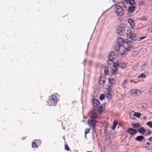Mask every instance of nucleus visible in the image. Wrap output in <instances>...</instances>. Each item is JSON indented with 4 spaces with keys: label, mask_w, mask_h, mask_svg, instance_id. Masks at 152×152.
I'll list each match as a JSON object with an SVG mask.
<instances>
[{
    "label": "nucleus",
    "mask_w": 152,
    "mask_h": 152,
    "mask_svg": "<svg viewBox=\"0 0 152 152\" xmlns=\"http://www.w3.org/2000/svg\"><path fill=\"white\" fill-rule=\"evenodd\" d=\"M128 22L132 28L133 29H134V27L135 26V23L134 20L132 18H129L128 19Z\"/></svg>",
    "instance_id": "nucleus-12"
},
{
    "label": "nucleus",
    "mask_w": 152,
    "mask_h": 152,
    "mask_svg": "<svg viewBox=\"0 0 152 152\" xmlns=\"http://www.w3.org/2000/svg\"><path fill=\"white\" fill-rule=\"evenodd\" d=\"M132 126L133 128L136 129H138L141 126L139 122H136L135 123H132Z\"/></svg>",
    "instance_id": "nucleus-16"
},
{
    "label": "nucleus",
    "mask_w": 152,
    "mask_h": 152,
    "mask_svg": "<svg viewBox=\"0 0 152 152\" xmlns=\"http://www.w3.org/2000/svg\"><path fill=\"white\" fill-rule=\"evenodd\" d=\"M114 63L115 64H118L119 66L120 63V62L118 61H117L116 62H115Z\"/></svg>",
    "instance_id": "nucleus-48"
},
{
    "label": "nucleus",
    "mask_w": 152,
    "mask_h": 152,
    "mask_svg": "<svg viewBox=\"0 0 152 152\" xmlns=\"http://www.w3.org/2000/svg\"><path fill=\"white\" fill-rule=\"evenodd\" d=\"M87 45H88V44H87Z\"/></svg>",
    "instance_id": "nucleus-61"
},
{
    "label": "nucleus",
    "mask_w": 152,
    "mask_h": 152,
    "mask_svg": "<svg viewBox=\"0 0 152 152\" xmlns=\"http://www.w3.org/2000/svg\"><path fill=\"white\" fill-rule=\"evenodd\" d=\"M110 93V92H108V93L106 94H105V97H106L108 99H111L112 97V95Z\"/></svg>",
    "instance_id": "nucleus-27"
},
{
    "label": "nucleus",
    "mask_w": 152,
    "mask_h": 152,
    "mask_svg": "<svg viewBox=\"0 0 152 152\" xmlns=\"http://www.w3.org/2000/svg\"><path fill=\"white\" fill-rule=\"evenodd\" d=\"M126 82H127L126 80H125L123 82V83H122L123 86H124L126 84Z\"/></svg>",
    "instance_id": "nucleus-43"
},
{
    "label": "nucleus",
    "mask_w": 152,
    "mask_h": 152,
    "mask_svg": "<svg viewBox=\"0 0 152 152\" xmlns=\"http://www.w3.org/2000/svg\"><path fill=\"white\" fill-rule=\"evenodd\" d=\"M85 137L86 138H87L86 134H85Z\"/></svg>",
    "instance_id": "nucleus-56"
},
{
    "label": "nucleus",
    "mask_w": 152,
    "mask_h": 152,
    "mask_svg": "<svg viewBox=\"0 0 152 152\" xmlns=\"http://www.w3.org/2000/svg\"><path fill=\"white\" fill-rule=\"evenodd\" d=\"M87 50H86L85 52V54H86V55H87Z\"/></svg>",
    "instance_id": "nucleus-58"
},
{
    "label": "nucleus",
    "mask_w": 152,
    "mask_h": 152,
    "mask_svg": "<svg viewBox=\"0 0 152 152\" xmlns=\"http://www.w3.org/2000/svg\"><path fill=\"white\" fill-rule=\"evenodd\" d=\"M146 65V63H145L143 65V66H144L145 65Z\"/></svg>",
    "instance_id": "nucleus-54"
},
{
    "label": "nucleus",
    "mask_w": 152,
    "mask_h": 152,
    "mask_svg": "<svg viewBox=\"0 0 152 152\" xmlns=\"http://www.w3.org/2000/svg\"><path fill=\"white\" fill-rule=\"evenodd\" d=\"M90 131V129L89 128H86L85 129V134H87L89 133Z\"/></svg>",
    "instance_id": "nucleus-36"
},
{
    "label": "nucleus",
    "mask_w": 152,
    "mask_h": 152,
    "mask_svg": "<svg viewBox=\"0 0 152 152\" xmlns=\"http://www.w3.org/2000/svg\"><path fill=\"white\" fill-rule=\"evenodd\" d=\"M117 124H118V122H117V120H114V121H113V125L116 127V126L117 125Z\"/></svg>",
    "instance_id": "nucleus-41"
},
{
    "label": "nucleus",
    "mask_w": 152,
    "mask_h": 152,
    "mask_svg": "<svg viewBox=\"0 0 152 152\" xmlns=\"http://www.w3.org/2000/svg\"><path fill=\"white\" fill-rule=\"evenodd\" d=\"M132 40H127L126 41V43L128 45H129L128 43H132Z\"/></svg>",
    "instance_id": "nucleus-44"
},
{
    "label": "nucleus",
    "mask_w": 152,
    "mask_h": 152,
    "mask_svg": "<svg viewBox=\"0 0 152 152\" xmlns=\"http://www.w3.org/2000/svg\"><path fill=\"white\" fill-rule=\"evenodd\" d=\"M91 102H92V104L94 107H98L100 103L98 99L96 98L93 99L91 100Z\"/></svg>",
    "instance_id": "nucleus-6"
},
{
    "label": "nucleus",
    "mask_w": 152,
    "mask_h": 152,
    "mask_svg": "<svg viewBox=\"0 0 152 152\" xmlns=\"http://www.w3.org/2000/svg\"><path fill=\"white\" fill-rule=\"evenodd\" d=\"M130 81L132 82H134V81L133 80L131 79L130 80Z\"/></svg>",
    "instance_id": "nucleus-52"
},
{
    "label": "nucleus",
    "mask_w": 152,
    "mask_h": 152,
    "mask_svg": "<svg viewBox=\"0 0 152 152\" xmlns=\"http://www.w3.org/2000/svg\"><path fill=\"white\" fill-rule=\"evenodd\" d=\"M108 59L114 60L115 58V53L113 51H110L108 53Z\"/></svg>",
    "instance_id": "nucleus-8"
},
{
    "label": "nucleus",
    "mask_w": 152,
    "mask_h": 152,
    "mask_svg": "<svg viewBox=\"0 0 152 152\" xmlns=\"http://www.w3.org/2000/svg\"><path fill=\"white\" fill-rule=\"evenodd\" d=\"M127 52V50H126L124 48V50L123 51H122V52L121 53V56H123V55L126 52Z\"/></svg>",
    "instance_id": "nucleus-38"
},
{
    "label": "nucleus",
    "mask_w": 152,
    "mask_h": 152,
    "mask_svg": "<svg viewBox=\"0 0 152 152\" xmlns=\"http://www.w3.org/2000/svg\"><path fill=\"white\" fill-rule=\"evenodd\" d=\"M120 28L122 29H124L125 30L126 27L125 26L124 24H121L117 26L116 28Z\"/></svg>",
    "instance_id": "nucleus-24"
},
{
    "label": "nucleus",
    "mask_w": 152,
    "mask_h": 152,
    "mask_svg": "<svg viewBox=\"0 0 152 152\" xmlns=\"http://www.w3.org/2000/svg\"><path fill=\"white\" fill-rule=\"evenodd\" d=\"M135 8V6L134 5L129 6L128 10V12L129 13L133 12L134 11Z\"/></svg>",
    "instance_id": "nucleus-13"
},
{
    "label": "nucleus",
    "mask_w": 152,
    "mask_h": 152,
    "mask_svg": "<svg viewBox=\"0 0 152 152\" xmlns=\"http://www.w3.org/2000/svg\"><path fill=\"white\" fill-rule=\"evenodd\" d=\"M105 107V104L104 103L101 104L98 107V111L99 113H101L103 112Z\"/></svg>",
    "instance_id": "nucleus-11"
},
{
    "label": "nucleus",
    "mask_w": 152,
    "mask_h": 152,
    "mask_svg": "<svg viewBox=\"0 0 152 152\" xmlns=\"http://www.w3.org/2000/svg\"><path fill=\"white\" fill-rule=\"evenodd\" d=\"M63 129H64H64H65V128H64V127Z\"/></svg>",
    "instance_id": "nucleus-59"
},
{
    "label": "nucleus",
    "mask_w": 152,
    "mask_h": 152,
    "mask_svg": "<svg viewBox=\"0 0 152 152\" xmlns=\"http://www.w3.org/2000/svg\"><path fill=\"white\" fill-rule=\"evenodd\" d=\"M114 60L110 59H109V60H108L107 61V64L108 65H112L113 62Z\"/></svg>",
    "instance_id": "nucleus-26"
},
{
    "label": "nucleus",
    "mask_w": 152,
    "mask_h": 152,
    "mask_svg": "<svg viewBox=\"0 0 152 152\" xmlns=\"http://www.w3.org/2000/svg\"><path fill=\"white\" fill-rule=\"evenodd\" d=\"M135 140L140 142H142L143 140H145V137L143 135H140L137 137L135 139Z\"/></svg>",
    "instance_id": "nucleus-9"
},
{
    "label": "nucleus",
    "mask_w": 152,
    "mask_h": 152,
    "mask_svg": "<svg viewBox=\"0 0 152 152\" xmlns=\"http://www.w3.org/2000/svg\"><path fill=\"white\" fill-rule=\"evenodd\" d=\"M118 70V69H111V72L112 74V75H116L117 74V72Z\"/></svg>",
    "instance_id": "nucleus-22"
},
{
    "label": "nucleus",
    "mask_w": 152,
    "mask_h": 152,
    "mask_svg": "<svg viewBox=\"0 0 152 152\" xmlns=\"http://www.w3.org/2000/svg\"><path fill=\"white\" fill-rule=\"evenodd\" d=\"M115 13L118 16H121L124 14V10L122 7L120 5L116 6L115 9Z\"/></svg>",
    "instance_id": "nucleus-3"
},
{
    "label": "nucleus",
    "mask_w": 152,
    "mask_h": 152,
    "mask_svg": "<svg viewBox=\"0 0 152 152\" xmlns=\"http://www.w3.org/2000/svg\"><path fill=\"white\" fill-rule=\"evenodd\" d=\"M113 67L114 68L117 69H118V66H119L118 64H115L114 62H113Z\"/></svg>",
    "instance_id": "nucleus-33"
},
{
    "label": "nucleus",
    "mask_w": 152,
    "mask_h": 152,
    "mask_svg": "<svg viewBox=\"0 0 152 152\" xmlns=\"http://www.w3.org/2000/svg\"><path fill=\"white\" fill-rule=\"evenodd\" d=\"M124 7H125V8H126L125 6H124Z\"/></svg>",
    "instance_id": "nucleus-60"
},
{
    "label": "nucleus",
    "mask_w": 152,
    "mask_h": 152,
    "mask_svg": "<svg viewBox=\"0 0 152 152\" xmlns=\"http://www.w3.org/2000/svg\"><path fill=\"white\" fill-rule=\"evenodd\" d=\"M141 106L143 108L146 109L147 106L146 104L145 103H142V104Z\"/></svg>",
    "instance_id": "nucleus-39"
},
{
    "label": "nucleus",
    "mask_w": 152,
    "mask_h": 152,
    "mask_svg": "<svg viewBox=\"0 0 152 152\" xmlns=\"http://www.w3.org/2000/svg\"><path fill=\"white\" fill-rule=\"evenodd\" d=\"M141 19L142 20H146V18L145 17H142L141 18Z\"/></svg>",
    "instance_id": "nucleus-46"
},
{
    "label": "nucleus",
    "mask_w": 152,
    "mask_h": 152,
    "mask_svg": "<svg viewBox=\"0 0 152 152\" xmlns=\"http://www.w3.org/2000/svg\"><path fill=\"white\" fill-rule=\"evenodd\" d=\"M106 77L105 76H104L103 74H102L101 75L99 79V82H102V80H106Z\"/></svg>",
    "instance_id": "nucleus-23"
},
{
    "label": "nucleus",
    "mask_w": 152,
    "mask_h": 152,
    "mask_svg": "<svg viewBox=\"0 0 152 152\" xmlns=\"http://www.w3.org/2000/svg\"><path fill=\"white\" fill-rule=\"evenodd\" d=\"M105 80H103L102 82H99V84L101 87H103L104 86L105 84Z\"/></svg>",
    "instance_id": "nucleus-28"
},
{
    "label": "nucleus",
    "mask_w": 152,
    "mask_h": 152,
    "mask_svg": "<svg viewBox=\"0 0 152 152\" xmlns=\"http://www.w3.org/2000/svg\"><path fill=\"white\" fill-rule=\"evenodd\" d=\"M112 1L113 2L115 3H118L119 2L118 0H112Z\"/></svg>",
    "instance_id": "nucleus-45"
},
{
    "label": "nucleus",
    "mask_w": 152,
    "mask_h": 152,
    "mask_svg": "<svg viewBox=\"0 0 152 152\" xmlns=\"http://www.w3.org/2000/svg\"><path fill=\"white\" fill-rule=\"evenodd\" d=\"M57 99V97L53 95L51 96L50 97V100L52 101L54 103H56L57 102L56 99Z\"/></svg>",
    "instance_id": "nucleus-18"
},
{
    "label": "nucleus",
    "mask_w": 152,
    "mask_h": 152,
    "mask_svg": "<svg viewBox=\"0 0 152 152\" xmlns=\"http://www.w3.org/2000/svg\"><path fill=\"white\" fill-rule=\"evenodd\" d=\"M146 125L152 128V123L151 121H148L146 124Z\"/></svg>",
    "instance_id": "nucleus-35"
},
{
    "label": "nucleus",
    "mask_w": 152,
    "mask_h": 152,
    "mask_svg": "<svg viewBox=\"0 0 152 152\" xmlns=\"http://www.w3.org/2000/svg\"><path fill=\"white\" fill-rule=\"evenodd\" d=\"M126 132L130 134L131 136H133L137 133V130L133 128H129L127 130Z\"/></svg>",
    "instance_id": "nucleus-5"
},
{
    "label": "nucleus",
    "mask_w": 152,
    "mask_h": 152,
    "mask_svg": "<svg viewBox=\"0 0 152 152\" xmlns=\"http://www.w3.org/2000/svg\"><path fill=\"white\" fill-rule=\"evenodd\" d=\"M65 149L67 151H69L70 150L69 148L67 145H65Z\"/></svg>",
    "instance_id": "nucleus-40"
},
{
    "label": "nucleus",
    "mask_w": 152,
    "mask_h": 152,
    "mask_svg": "<svg viewBox=\"0 0 152 152\" xmlns=\"http://www.w3.org/2000/svg\"><path fill=\"white\" fill-rule=\"evenodd\" d=\"M105 98V96L104 94H102L100 95L99 99L100 100L102 101Z\"/></svg>",
    "instance_id": "nucleus-29"
},
{
    "label": "nucleus",
    "mask_w": 152,
    "mask_h": 152,
    "mask_svg": "<svg viewBox=\"0 0 152 152\" xmlns=\"http://www.w3.org/2000/svg\"><path fill=\"white\" fill-rule=\"evenodd\" d=\"M127 4H129L130 5L133 6L135 4V2L134 0H125Z\"/></svg>",
    "instance_id": "nucleus-15"
},
{
    "label": "nucleus",
    "mask_w": 152,
    "mask_h": 152,
    "mask_svg": "<svg viewBox=\"0 0 152 152\" xmlns=\"http://www.w3.org/2000/svg\"><path fill=\"white\" fill-rule=\"evenodd\" d=\"M132 48V46L131 45H129L127 48H126L125 47H124V48L126 50H127V51H130L131 50L130 48Z\"/></svg>",
    "instance_id": "nucleus-37"
},
{
    "label": "nucleus",
    "mask_w": 152,
    "mask_h": 152,
    "mask_svg": "<svg viewBox=\"0 0 152 152\" xmlns=\"http://www.w3.org/2000/svg\"><path fill=\"white\" fill-rule=\"evenodd\" d=\"M119 28L116 29V32L118 35H122L125 32V30L124 29H121L120 28Z\"/></svg>",
    "instance_id": "nucleus-10"
},
{
    "label": "nucleus",
    "mask_w": 152,
    "mask_h": 152,
    "mask_svg": "<svg viewBox=\"0 0 152 152\" xmlns=\"http://www.w3.org/2000/svg\"><path fill=\"white\" fill-rule=\"evenodd\" d=\"M143 118L144 119H145V120H146V116H144V117Z\"/></svg>",
    "instance_id": "nucleus-53"
},
{
    "label": "nucleus",
    "mask_w": 152,
    "mask_h": 152,
    "mask_svg": "<svg viewBox=\"0 0 152 152\" xmlns=\"http://www.w3.org/2000/svg\"><path fill=\"white\" fill-rule=\"evenodd\" d=\"M140 91L137 89H132L131 90L129 91V93L131 94H132V95H137L138 94V92L140 93Z\"/></svg>",
    "instance_id": "nucleus-14"
},
{
    "label": "nucleus",
    "mask_w": 152,
    "mask_h": 152,
    "mask_svg": "<svg viewBox=\"0 0 152 152\" xmlns=\"http://www.w3.org/2000/svg\"><path fill=\"white\" fill-rule=\"evenodd\" d=\"M151 144L148 142L146 143L145 148L147 150H150L152 149V146H151Z\"/></svg>",
    "instance_id": "nucleus-17"
},
{
    "label": "nucleus",
    "mask_w": 152,
    "mask_h": 152,
    "mask_svg": "<svg viewBox=\"0 0 152 152\" xmlns=\"http://www.w3.org/2000/svg\"><path fill=\"white\" fill-rule=\"evenodd\" d=\"M95 110H91L89 113H88L90 117V118L89 119L88 121V124L91 126L93 130L92 134V138L93 140V141H94V132H95L94 129L96 126V124L97 121L95 119L98 118L97 113L95 111Z\"/></svg>",
    "instance_id": "nucleus-1"
},
{
    "label": "nucleus",
    "mask_w": 152,
    "mask_h": 152,
    "mask_svg": "<svg viewBox=\"0 0 152 152\" xmlns=\"http://www.w3.org/2000/svg\"><path fill=\"white\" fill-rule=\"evenodd\" d=\"M127 31L129 33H126V36L128 37L129 36V38L132 41H136L137 39L135 38L136 37V35L134 33H132L131 30H127Z\"/></svg>",
    "instance_id": "nucleus-4"
},
{
    "label": "nucleus",
    "mask_w": 152,
    "mask_h": 152,
    "mask_svg": "<svg viewBox=\"0 0 152 152\" xmlns=\"http://www.w3.org/2000/svg\"><path fill=\"white\" fill-rule=\"evenodd\" d=\"M137 132H139L140 134L145 136L150 135L152 132L150 129L146 130L143 127H141L137 130Z\"/></svg>",
    "instance_id": "nucleus-2"
},
{
    "label": "nucleus",
    "mask_w": 152,
    "mask_h": 152,
    "mask_svg": "<svg viewBox=\"0 0 152 152\" xmlns=\"http://www.w3.org/2000/svg\"><path fill=\"white\" fill-rule=\"evenodd\" d=\"M116 128V126H114L113 125L112 126V129L113 130H114L115 129V128Z\"/></svg>",
    "instance_id": "nucleus-49"
},
{
    "label": "nucleus",
    "mask_w": 152,
    "mask_h": 152,
    "mask_svg": "<svg viewBox=\"0 0 152 152\" xmlns=\"http://www.w3.org/2000/svg\"><path fill=\"white\" fill-rule=\"evenodd\" d=\"M109 83L111 85H114L115 83V80L114 78H108Z\"/></svg>",
    "instance_id": "nucleus-20"
},
{
    "label": "nucleus",
    "mask_w": 152,
    "mask_h": 152,
    "mask_svg": "<svg viewBox=\"0 0 152 152\" xmlns=\"http://www.w3.org/2000/svg\"><path fill=\"white\" fill-rule=\"evenodd\" d=\"M107 86H108V87L106 88V89L107 90L108 92H111L113 87V86L108 85H106L105 86V87H107Z\"/></svg>",
    "instance_id": "nucleus-21"
},
{
    "label": "nucleus",
    "mask_w": 152,
    "mask_h": 152,
    "mask_svg": "<svg viewBox=\"0 0 152 152\" xmlns=\"http://www.w3.org/2000/svg\"><path fill=\"white\" fill-rule=\"evenodd\" d=\"M148 140L150 142L152 141V137H150L148 139Z\"/></svg>",
    "instance_id": "nucleus-47"
},
{
    "label": "nucleus",
    "mask_w": 152,
    "mask_h": 152,
    "mask_svg": "<svg viewBox=\"0 0 152 152\" xmlns=\"http://www.w3.org/2000/svg\"><path fill=\"white\" fill-rule=\"evenodd\" d=\"M139 77H141L143 79H145L146 78V75L142 73L140 74V76H138Z\"/></svg>",
    "instance_id": "nucleus-32"
},
{
    "label": "nucleus",
    "mask_w": 152,
    "mask_h": 152,
    "mask_svg": "<svg viewBox=\"0 0 152 152\" xmlns=\"http://www.w3.org/2000/svg\"><path fill=\"white\" fill-rule=\"evenodd\" d=\"M106 87V88L108 87V86H107V87Z\"/></svg>",
    "instance_id": "nucleus-62"
},
{
    "label": "nucleus",
    "mask_w": 152,
    "mask_h": 152,
    "mask_svg": "<svg viewBox=\"0 0 152 152\" xmlns=\"http://www.w3.org/2000/svg\"><path fill=\"white\" fill-rule=\"evenodd\" d=\"M32 147L37 148H38V145L36 144V143L33 142H32Z\"/></svg>",
    "instance_id": "nucleus-34"
},
{
    "label": "nucleus",
    "mask_w": 152,
    "mask_h": 152,
    "mask_svg": "<svg viewBox=\"0 0 152 152\" xmlns=\"http://www.w3.org/2000/svg\"><path fill=\"white\" fill-rule=\"evenodd\" d=\"M107 67L106 68L105 67V69L104 70V73L105 76L107 75L109 73L108 69H107Z\"/></svg>",
    "instance_id": "nucleus-30"
},
{
    "label": "nucleus",
    "mask_w": 152,
    "mask_h": 152,
    "mask_svg": "<svg viewBox=\"0 0 152 152\" xmlns=\"http://www.w3.org/2000/svg\"><path fill=\"white\" fill-rule=\"evenodd\" d=\"M132 114V112H131L130 114V117L131 118H132V119H135V118H132L131 117V114Z\"/></svg>",
    "instance_id": "nucleus-50"
},
{
    "label": "nucleus",
    "mask_w": 152,
    "mask_h": 152,
    "mask_svg": "<svg viewBox=\"0 0 152 152\" xmlns=\"http://www.w3.org/2000/svg\"><path fill=\"white\" fill-rule=\"evenodd\" d=\"M122 46H119L118 45V46L116 45L115 46L114 49V50L115 51H118L120 49V47H121Z\"/></svg>",
    "instance_id": "nucleus-31"
},
{
    "label": "nucleus",
    "mask_w": 152,
    "mask_h": 152,
    "mask_svg": "<svg viewBox=\"0 0 152 152\" xmlns=\"http://www.w3.org/2000/svg\"><path fill=\"white\" fill-rule=\"evenodd\" d=\"M146 37L145 36H143V37H139V41H140L141 40H142L145 38Z\"/></svg>",
    "instance_id": "nucleus-42"
},
{
    "label": "nucleus",
    "mask_w": 152,
    "mask_h": 152,
    "mask_svg": "<svg viewBox=\"0 0 152 152\" xmlns=\"http://www.w3.org/2000/svg\"><path fill=\"white\" fill-rule=\"evenodd\" d=\"M126 64L123 62H121L120 63L119 67L122 69H124L126 67Z\"/></svg>",
    "instance_id": "nucleus-25"
},
{
    "label": "nucleus",
    "mask_w": 152,
    "mask_h": 152,
    "mask_svg": "<svg viewBox=\"0 0 152 152\" xmlns=\"http://www.w3.org/2000/svg\"><path fill=\"white\" fill-rule=\"evenodd\" d=\"M134 82L135 83H137V81H134Z\"/></svg>",
    "instance_id": "nucleus-57"
},
{
    "label": "nucleus",
    "mask_w": 152,
    "mask_h": 152,
    "mask_svg": "<svg viewBox=\"0 0 152 152\" xmlns=\"http://www.w3.org/2000/svg\"><path fill=\"white\" fill-rule=\"evenodd\" d=\"M139 4L140 5H142L143 4V2H140L139 3Z\"/></svg>",
    "instance_id": "nucleus-51"
},
{
    "label": "nucleus",
    "mask_w": 152,
    "mask_h": 152,
    "mask_svg": "<svg viewBox=\"0 0 152 152\" xmlns=\"http://www.w3.org/2000/svg\"><path fill=\"white\" fill-rule=\"evenodd\" d=\"M117 43L119 46H122L123 44L125 43L124 39L121 37H118L117 39Z\"/></svg>",
    "instance_id": "nucleus-7"
},
{
    "label": "nucleus",
    "mask_w": 152,
    "mask_h": 152,
    "mask_svg": "<svg viewBox=\"0 0 152 152\" xmlns=\"http://www.w3.org/2000/svg\"><path fill=\"white\" fill-rule=\"evenodd\" d=\"M83 63H84V64H85V61H83Z\"/></svg>",
    "instance_id": "nucleus-55"
},
{
    "label": "nucleus",
    "mask_w": 152,
    "mask_h": 152,
    "mask_svg": "<svg viewBox=\"0 0 152 152\" xmlns=\"http://www.w3.org/2000/svg\"><path fill=\"white\" fill-rule=\"evenodd\" d=\"M133 111L134 113V114L133 115V116L136 117L138 118H140L141 115V114L140 113L138 112H134V111Z\"/></svg>",
    "instance_id": "nucleus-19"
}]
</instances>
